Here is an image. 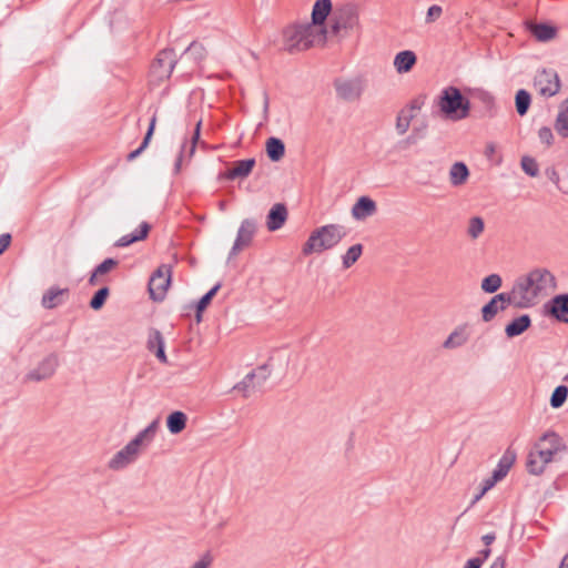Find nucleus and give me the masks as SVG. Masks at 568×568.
Segmentation results:
<instances>
[{
    "label": "nucleus",
    "mask_w": 568,
    "mask_h": 568,
    "mask_svg": "<svg viewBox=\"0 0 568 568\" xmlns=\"http://www.w3.org/2000/svg\"><path fill=\"white\" fill-rule=\"evenodd\" d=\"M327 38L326 27H315L305 23H294L283 31L284 50L288 53H296L310 48L324 44Z\"/></svg>",
    "instance_id": "obj_1"
},
{
    "label": "nucleus",
    "mask_w": 568,
    "mask_h": 568,
    "mask_svg": "<svg viewBox=\"0 0 568 568\" xmlns=\"http://www.w3.org/2000/svg\"><path fill=\"white\" fill-rule=\"evenodd\" d=\"M347 232L343 225L326 224L315 229L307 241L304 243L302 253L310 255L312 253H322L323 251L335 247Z\"/></svg>",
    "instance_id": "obj_2"
},
{
    "label": "nucleus",
    "mask_w": 568,
    "mask_h": 568,
    "mask_svg": "<svg viewBox=\"0 0 568 568\" xmlns=\"http://www.w3.org/2000/svg\"><path fill=\"white\" fill-rule=\"evenodd\" d=\"M437 105L440 112L450 120H462L468 116L470 102L456 87H447L438 97Z\"/></svg>",
    "instance_id": "obj_3"
},
{
    "label": "nucleus",
    "mask_w": 568,
    "mask_h": 568,
    "mask_svg": "<svg viewBox=\"0 0 568 568\" xmlns=\"http://www.w3.org/2000/svg\"><path fill=\"white\" fill-rule=\"evenodd\" d=\"M510 296L513 295V305L518 308H528L536 304L539 298L538 294L534 290L531 280L525 276L518 277L514 283L510 292H506Z\"/></svg>",
    "instance_id": "obj_4"
},
{
    "label": "nucleus",
    "mask_w": 568,
    "mask_h": 568,
    "mask_svg": "<svg viewBox=\"0 0 568 568\" xmlns=\"http://www.w3.org/2000/svg\"><path fill=\"white\" fill-rule=\"evenodd\" d=\"M172 271L170 265L162 264L152 274L149 281L150 298L154 302L164 300L166 291L171 284Z\"/></svg>",
    "instance_id": "obj_5"
},
{
    "label": "nucleus",
    "mask_w": 568,
    "mask_h": 568,
    "mask_svg": "<svg viewBox=\"0 0 568 568\" xmlns=\"http://www.w3.org/2000/svg\"><path fill=\"white\" fill-rule=\"evenodd\" d=\"M534 450L544 462L550 463L557 453L566 450V445L557 433L546 432L536 443Z\"/></svg>",
    "instance_id": "obj_6"
},
{
    "label": "nucleus",
    "mask_w": 568,
    "mask_h": 568,
    "mask_svg": "<svg viewBox=\"0 0 568 568\" xmlns=\"http://www.w3.org/2000/svg\"><path fill=\"white\" fill-rule=\"evenodd\" d=\"M534 87L545 98L556 95L560 90V79L554 69L538 70L534 78Z\"/></svg>",
    "instance_id": "obj_7"
},
{
    "label": "nucleus",
    "mask_w": 568,
    "mask_h": 568,
    "mask_svg": "<svg viewBox=\"0 0 568 568\" xmlns=\"http://www.w3.org/2000/svg\"><path fill=\"white\" fill-rule=\"evenodd\" d=\"M529 280H531L534 290L538 296H546L549 291L557 288V280L555 275L544 267H537L527 273Z\"/></svg>",
    "instance_id": "obj_8"
},
{
    "label": "nucleus",
    "mask_w": 568,
    "mask_h": 568,
    "mask_svg": "<svg viewBox=\"0 0 568 568\" xmlns=\"http://www.w3.org/2000/svg\"><path fill=\"white\" fill-rule=\"evenodd\" d=\"M542 310L546 316L568 324V293L555 295L544 304Z\"/></svg>",
    "instance_id": "obj_9"
},
{
    "label": "nucleus",
    "mask_w": 568,
    "mask_h": 568,
    "mask_svg": "<svg viewBox=\"0 0 568 568\" xmlns=\"http://www.w3.org/2000/svg\"><path fill=\"white\" fill-rule=\"evenodd\" d=\"M176 54L173 49H164L159 52L156 59L152 63V72L158 79H169L176 64Z\"/></svg>",
    "instance_id": "obj_10"
},
{
    "label": "nucleus",
    "mask_w": 568,
    "mask_h": 568,
    "mask_svg": "<svg viewBox=\"0 0 568 568\" xmlns=\"http://www.w3.org/2000/svg\"><path fill=\"white\" fill-rule=\"evenodd\" d=\"M513 304V295L510 296L506 292L494 295L483 307L481 318L488 323L495 318L498 312L507 310Z\"/></svg>",
    "instance_id": "obj_11"
},
{
    "label": "nucleus",
    "mask_w": 568,
    "mask_h": 568,
    "mask_svg": "<svg viewBox=\"0 0 568 568\" xmlns=\"http://www.w3.org/2000/svg\"><path fill=\"white\" fill-rule=\"evenodd\" d=\"M256 232V222L253 219H245L242 221L234 244L231 248L230 256L236 255L243 247L248 246Z\"/></svg>",
    "instance_id": "obj_12"
},
{
    "label": "nucleus",
    "mask_w": 568,
    "mask_h": 568,
    "mask_svg": "<svg viewBox=\"0 0 568 568\" xmlns=\"http://www.w3.org/2000/svg\"><path fill=\"white\" fill-rule=\"evenodd\" d=\"M58 365V356L53 353L49 354L39 363L36 368L31 369L24 378L26 381L32 382H41L48 379L55 373Z\"/></svg>",
    "instance_id": "obj_13"
},
{
    "label": "nucleus",
    "mask_w": 568,
    "mask_h": 568,
    "mask_svg": "<svg viewBox=\"0 0 568 568\" xmlns=\"http://www.w3.org/2000/svg\"><path fill=\"white\" fill-rule=\"evenodd\" d=\"M334 88L339 99L354 101L362 94V83L357 79H336Z\"/></svg>",
    "instance_id": "obj_14"
},
{
    "label": "nucleus",
    "mask_w": 568,
    "mask_h": 568,
    "mask_svg": "<svg viewBox=\"0 0 568 568\" xmlns=\"http://www.w3.org/2000/svg\"><path fill=\"white\" fill-rule=\"evenodd\" d=\"M376 211V202L369 196L363 195L358 197L355 204L353 205L352 216L357 221H363L368 216L374 215Z\"/></svg>",
    "instance_id": "obj_15"
},
{
    "label": "nucleus",
    "mask_w": 568,
    "mask_h": 568,
    "mask_svg": "<svg viewBox=\"0 0 568 568\" xmlns=\"http://www.w3.org/2000/svg\"><path fill=\"white\" fill-rule=\"evenodd\" d=\"M287 207L284 203L274 204L267 213L266 226L268 231L280 230L287 220Z\"/></svg>",
    "instance_id": "obj_16"
},
{
    "label": "nucleus",
    "mask_w": 568,
    "mask_h": 568,
    "mask_svg": "<svg viewBox=\"0 0 568 568\" xmlns=\"http://www.w3.org/2000/svg\"><path fill=\"white\" fill-rule=\"evenodd\" d=\"M526 29L536 40L547 42L554 39L557 34V28L549 23H538L534 21L526 22Z\"/></svg>",
    "instance_id": "obj_17"
},
{
    "label": "nucleus",
    "mask_w": 568,
    "mask_h": 568,
    "mask_svg": "<svg viewBox=\"0 0 568 568\" xmlns=\"http://www.w3.org/2000/svg\"><path fill=\"white\" fill-rule=\"evenodd\" d=\"M68 295L69 288L51 286L42 295L41 305L47 310L55 308L65 302V297H68Z\"/></svg>",
    "instance_id": "obj_18"
},
{
    "label": "nucleus",
    "mask_w": 568,
    "mask_h": 568,
    "mask_svg": "<svg viewBox=\"0 0 568 568\" xmlns=\"http://www.w3.org/2000/svg\"><path fill=\"white\" fill-rule=\"evenodd\" d=\"M138 454L134 449L130 448L125 445L121 450H119L108 463V467L112 470H120L125 468L128 465L135 462L138 458Z\"/></svg>",
    "instance_id": "obj_19"
},
{
    "label": "nucleus",
    "mask_w": 568,
    "mask_h": 568,
    "mask_svg": "<svg viewBox=\"0 0 568 568\" xmlns=\"http://www.w3.org/2000/svg\"><path fill=\"white\" fill-rule=\"evenodd\" d=\"M331 0H316L312 9V21L308 22L315 27H325V21L332 11Z\"/></svg>",
    "instance_id": "obj_20"
},
{
    "label": "nucleus",
    "mask_w": 568,
    "mask_h": 568,
    "mask_svg": "<svg viewBox=\"0 0 568 568\" xmlns=\"http://www.w3.org/2000/svg\"><path fill=\"white\" fill-rule=\"evenodd\" d=\"M151 230V224L148 222H142L139 227H136L133 232L121 236L114 245L116 247H126L135 242L143 241L148 237L149 232Z\"/></svg>",
    "instance_id": "obj_21"
},
{
    "label": "nucleus",
    "mask_w": 568,
    "mask_h": 568,
    "mask_svg": "<svg viewBox=\"0 0 568 568\" xmlns=\"http://www.w3.org/2000/svg\"><path fill=\"white\" fill-rule=\"evenodd\" d=\"M255 159L250 158L245 160H240L234 162V166L227 170L222 176L227 180H235L237 178H246L251 174L254 165Z\"/></svg>",
    "instance_id": "obj_22"
},
{
    "label": "nucleus",
    "mask_w": 568,
    "mask_h": 568,
    "mask_svg": "<svg viewBox=\"0 0 568 568\" xmlns=\"http://www.w3.org/2000/svg\"><path fill=\"white\" fill-rule=\"evenodd\" d=\"M221 286L222 284L220 282L216 283L197 302L191 303L190 305L185 306V310H195V318L197 323L202 321V313L211 304L213 297L216 295Z\"/></svg>",
    "instance_id": "obj_23"
},
{
    "label": "nucleus",
    "mask_w": 568,
    "mask_h": 568,
    "mask_svg": "<svg viewBox=\"0 0 568 568\" xmlns=\"http://www.w3.org/2000/svg\"><path fill=\"white\" fill-rule=\"evenodd\" d=\"M531 326V317L523 314L505 326V334L508 338H514L525 333Z\"/></svg>",
    "instance_id": "obj_24"
},
{
    "label": "nucleus",
    "mask_w": 568,
    "mask_h": 568,
    "mask_svg": "<svg viewBox=\"0 0 568 568\" xmlns=\"http://www.w3.org/2000/svg\"><path fill=\"white\" fill-rule=\"evenodd\" d=\"M417 61L416 54L410 50L398 52L394 59V67L398 73L409 72Z\"/></svg>",
    "instance_id": "obj_25"
},
{
    "label": "nucleus",
    "mask_w": 568,
    "mask_h": 568,
    "mask_svg": "<svg viewBox=\"0 0 568 568\" xmlns=\"http://www.w3.org/2000/svg\"><path fill=\"white\" fill-rule=\"evenodd\" d=\"M516 460V453L511 448H507L497 463L493 475L499 480L505 478Z\"/></svg>",
    "instance_id": "obj_26"
},
{
    "label": "nucleus",
    "mask_w": 568,
    "mask_h": 568,
    "mask_svg": "<svg viewBox=\"0 0 568 568\" xmlns=\"http://www.w3.org/2000/svg\"><path fill=\"white\" fill-rule=\"evenodd\" d=\"M265 150L272 162H278L285 154V144L280 138L271 136L266 140Z\"/></svg>",
    "instance_id": "obj_27"
},
{
    "label": "nucleus",
    "mask_w": 568,
    "mask_h": 568,
    "mask_svg": "<svg viewBox=\"0 0 568 568\" xmlns=\"http://www.w3.org/2000/svg\"><path fill=\"white\" fill-rule=\"evenodd\" d=\"M468 341L466 326L456 327L444 342L443 346L448 349H454L463 346Z\"/></svg>",
    "instance_id": "obj_28"
},
{
    "label": "nucleus",
    "mask_w": 568,
    "mask_h": 568,
    "mask_svg": "<svg viewBox=\"0 0 568 568\" xmlns=\"http://www.w3.org/2000/svg\"><path fill=\"white\" fill-rule=\"evenodd\" d=\"M187 417L185 413L175 410L166 418V427L173 435L180 434L186 426Z\"/></svg>",
    "instance_id": "obj_29"
},
{
    "label": "nucleus",
    "mask_w": 568,
    "mask_h": 568,
    "mask_svg": "<svg viewBox=\"0 0 568 568\" xmlns=\"http://www.w3.org/2000/svg\"><path fill=\"white\" fill-rule=\"evenodd\" d=\"M206 57V49L197 41H192L189 47L183 51L181 58L190 59L195 64L203 61Z\"/></svg>",
    "instance_id": "obj_30"
},
{
    "label": "nucleus",
    "mask_w": 568,
    "mask_h": 568,
    "mask_svg": "<svg viewBox=\"0 0 568 568\" xmlns=\"http://www.w3.org/2000/svg\"><path fill=\"white\" fill-rule=\"evenodd\" d=\"M469 176V170L464 162H456L449 171L450 183L455 186L463 184Z\"/></svg>",
    "instance_id": "obj_31"
},
{
    "label": "nucleus",
    "mask_w": 568,
    "mask_h": 568,
    "mask_svg": "<svg viewBox=\"0 0 568 568\" xmlns=\"http://www.w3.org/2000/svg\"><path fill=\"white\" fill-rule=\"evenodd\" d=\"M354 24L355 18L352 14L334 18L329 24V29H327V34L337 36L341 30L352 29Z\"/></svg>",
    "instance_id": "obj_32"
},
{
    "label": "nucleus",
    "mask_w": 568,
    "mask_h": 568,
    "mask_svg": "<svg viewBox=\"0 0 568 568\" xmlns=\"http://www.w3.org/2000/svg\"><path fill=\"white\" fill-rule=\"evenodd\" d=\"M155 123H156V115L154 114L150 120L149 128L146 130V133H145L140 146L128 154L126 160L129 162L135 160L148 148V145L153 136V133H154Z\"/></svg>",
    "instance_id": "obj_33"
},
{
    "label": "nucleus",
    "mask_w": 568,
    "mask_h": 568,
    "mask_svg": "<svg viewBox=\"0 0 568 568\" xmlns=\"http://www.w3.org/2000/svg\"><path fill=\"white\" fill-rule=\"evenodd\" d=\"M531 104V94L525 90L519 89L515 94V106L516 111L520 116L527 114Z\"/></svg>",
    "instance_id": "obj_34"
},
{
    "label": "nucleus",
    "mask_w": 568,
    "mask_h": 568,
    "mask_svg": "<svg viewBox=\"0 0 568 568\" xmlns=\"http://www.w3.org/2000/svg\"><path fill=\"white\" fill-rule=\"evenodd\" d=\"M549 464L548 462H544V459L539 458L536 450H531L528 454L526 467L529 474L531 475H540L545 470V466Z\"/></svg>",
    "instance_id": "obj_35"
},
{
    "label": "nucleus",
    "mask_w": 568,
    "mask_h": 568,
    "mask_svg": "<svg viewBox=\"0 0 568 568\" xmlns=\"http://www.w3.org/2000/svg\"><path fill=\"white\" fill-rule=\"evenodd\" d=\"M503 285V280L499 274L493 273L483 278L480 288L487 294L496 293Z\"/></svg>",
    "instance_id": "obj_36"
},
{
    "label": "nucleus",
    "mask_w": 568,
    "mask_h": 568,
    "mask_svg": "<svg viewBox=\"0 0 568 568\" xmlns=\"http://www.w3.org/2000/svg\"><path fill=\"white\" fill-rule=\"evenodd\" d=\"M555 129L562 138H568V105L560 106L555 121Z\"/></svg>",
    "instance_id": "obj_37"
},
{
    "label": "nucleus",
    "mask_w": 568,
    "mask_h": 568,
    "mask_svg": "<svg viewBox=\"0 0 568 568\" xmlns=\"http://www.w3.org/2000/svg\"><path fill=\"white\" fill-rule=\"evenodd\" d=\"M363 253L362 244L352 245L346 253L342 256L343 267L349 268L353 264L357 262Z\"/></svg>",
    "instance_id": "obj_38"
},
{
    "label": "nucleus",
    "mask_w": 568,
    "mask_h": 568,
    "mask_svg": "<svg viewBox=\"0 0 568 568\" xmlns=\"http://www.w3.org/2000/svg\"><path fill=\"white\" fill-rule=\"evenodd\" d=\"M567 397H568V386L559 385L554 389V392L550 396L549 404L555 409L560 408L566 403Z\"/></svg>",
    "instance_id": "obj_39"
},
{
    "label": "nucleus",
    "mask_w": 568,
    "mask_h": 568,
    "mask_svg": "<svg viewBox=\"0 0 568 568\" xmlns=\"http://www.w3.org/2000/svg\"><path fill=\"white\" fill-rule=\"evenodd\" d=\"M110 295V288L108 286H103L99 288L92 296L89 305L92 310L99 311L105 304L108 297Z\"/></svg>",
    "instance_id": "obj_40"
},
{
    "label": "nucleus",
    "mask_w": 568,
    "mask_h": 568,
    "mask_svg": "<svg viewBox=\"0 0 568 568\" xmlns=\"http://www.w3.org/2000/svg\"><path fill=\"white\" fill-rule=\"evenodd\" d=\"M255 377V371L247 373L241 382L234 385L233 389L242 392L244 397H248L251 389L254 388L253 381Z\"/></svg>",
    "instance_id": "obj_41"
},
{
    "label": "nucleus",
    "mask_w": 568,
    "mask_h": 568,
    "mask_svg": "<svg viewBox=\"0 0 568 568\" xmlns=\"http://www.w3.org/2000/svg\"><path fill=\"white\" fill-rule=\"evenodd\" d=\"M485 222L480 216H473L469 220L467 234L471 240H476L484 232Z\"/></svg>",
    "instance_id": "obj_42"
},
{
    "label": "nucleus",
    "mask_w": 568,
    "mask_h": 568,
    "mask_svg": "<svg viewBox=\"0 0 568 568\" xmlns=\"http://www.w3.org/2000/svg\"><path fill=\"white\" fill-rule=\"evenodd\" d=\"M165 346L162 333L156 328H150L146 347L150 352L158 349V347Z\"/></svg>",
    "instance_id": "obj_43"
},
{
    "label": "nucleus",
    "mask_w": 568,
    "mask_h": 568,
    "mask_svg": "<svg viewBox=\"0 0 568 568\" xmlns=\"http://www.w3.org/2000/svg\"><path fill=\"white\" fill-rule=\"evenodd\" d=\"M520 165H521L523 171L531 178H535L539 174L538 163L531 156H528V155L523 156L521 161H520Z\"/></svg>",
    "instance_id": "obj_44"
},
{
    "label": "nucleus",
    "mask_w": 568,
    "mask_h": 568,
    "mask_svg": "<svg viewBox=\"0 0 568 568\" xmlns=\"http://www.w3.org/2000/svg\"><path fill=\"white\" fill-rule=\"evenodd\" d=\"M414 118L413 113H407L405 110H402L397 115L396 120V130L398 134H405L410 125V121Z\"/></svg>",
    "instance_id": "obj_45"
},
{
    "label": "nucleus",
    "mask_w": 568,
    "mask_h": 568,
    "mask_svg": "<svg viewBox=\"0 0 568 568\" xmlns=\"http://www.w3.org/2000/svg\"><path fill=\"white\" fill-rule=\"evenodd\" d=\"M477 97H478L479 101L484 104V106L486 108L487 112L489 113V116H494L495 115V112H494L495 98L493 97V94H490L487 91H479Z\"/></svg>",
    "instance_id": "obj_46"
},
{
    "label": "nucleus",
    "mask_w": 568,
    "mask_h": 568,
    "mask_svg": "<svg viewBox=\"0 0 568 568\" xmlns=\"http://www.w3.org/2000/svg\"><path fill=\"white\" fill-rule=\"evenodd\" d=\"M119 264V261L112 257H108L104 261H102L99 265L95 266V274L103 275L108 272H110L112 268H114Z\"/></svg>",
    "instance_id": "obj_47"
},
{
    "label": "nucleus",
    "mask_w": 568,
    "mask_h": 568,
    "mask_svg": "<svg viewBox=\"0 0 568 568\" xmlns=\"http://www.w3.org/2000/svg\"><path fill=\"white\" fill-rule=\"evenodd\" d=\"M256 379H257V385H262L271 375V366L265 363L263 365H260L256 369Z\"/></svg>",
    "instance_id": "obj_48"
},
{
    "label": "nucleus",
    "mask_w": 568,
    "mask_h": 568,
    "mask_svg": "<svg viewBox=\"0 0 568 568\" xmlns=\"http://www.w3.org/2000/svg\"><path fill=\"white\" fill-rule=\"evenodd\" d=\"M538 138L540 142L545 143L547 146L554 143V134L549 126H541L538 130Z\"/></svg>",
    "instance_id": "obj_49"
},
{
    "label": "nucleus",
    "mask_w": 568,
    "mask_h": 568,
    "mask_svg": "<svg viewBox=\"0 0 568 568\" xmlns=\"http://www.w3.org/2000/svg\"><path fill=\"white\" fill-rule=\"evenodd\" d=\"M126 445L130 448L134 449V452L139 455L140 447L148 446L149 444H146V438L143 436V434H141L139 432L136 434V436L132 440H130Z\"/></svg>",
    "instance_id": "obj_50"
},
{
    "label": "nucleus",
    "mask_w": 568,
    "mask_h": 568,
    "mask_svg": "<svg viewBox=\"0 0 568 568\" xmlns=\"http://www.w3.org/2000/svg\"><path fill=\"white\" fill-rule=\"evenodd\" d=\"M443 13V9L440 6L433 4L428 8L426 14V23H432L436 21Z\"/></svg>",
    "instance_id": "obj_51"
},
{
    "label": "nucleus",
    "mask_w": 568,
    "mask_h": 568,
    "mask_svg": "<svg viewBox=\"0 0 568 568\" xmlns=\"http://www.w3.org/2000/svg\"><path fill=\"white\" fill-rule=\"evenodd\" d=\"M159 420H153L148 427L142 429L140 433L146 438V444H150L153 440L155 432L158 429Z\"/></svg>",
    "instance_id": "obj_52"
},
{
    "label": "nucleus",
    "mask_w": 568,
    "mask_h": 568,
    "mask_svg": "<svg viewBox=\"0 0 568 568\" xmlns=\"http://www.w3.org/2000/svg\"><path fill=\"white\" fill-rule=\"evenodd\" d=\"M212 556L210 552H205L196 562H194L190 568H209L212 564Z\"/></svg>",
    "instance_id": "obj_53"
},
{
    "label": "nucleus",
    "mask_w": 568,
    "mask_h": 568,
    "mask_svg": "<svg viewBox=\"0 0 568 568\" xmlns=\"http://www.w3.org/2000/svg\"><path fill=\"white\" fill-rule=\"evenodd\" d=\"M201 124H202V120H199L196 125H195V130H194V133L192 135V145L190 148V152H189V155L190 158L194 154L195 152V146H196V143L200 139V134H201Z\"/></svg>",
    "instance_id": "obj_54"
},
{
    "label": "nucleus",
    "mask_w": 568,
    "mask_h": 568,
    "mask_svg": "<svg viewBox=\"0 0 568 568\" xmlns=\"http://www.w3.org/2000/svg\"><path fill=\"white\" fill-rule=\"evenodd\" d=\"M498 481H499V479H498V478H496V476H494V475L491 474V476H490V477H488V478H486V479H484V480H483V483H481V489H483L484 491H486V493H487V491H488L489 489H491V488H493V487H494Z\"/></svg>",
    "instance_id": "obj_55"
},
{
    "label": "nucleus",
    "mask_w": 568,
    "mask_h": 568,
    "mask_svg": "<svg viewBox=\"0 0 568 568\" xmlns=\"http://www.w3.org/2000/svg\"><path fill=\"white\" fill-rule=\"evenodd\" d=\"M11 240L12 237L10 233H3L0 235V255L9 247Z\"/></svg>",
    "instance_id": "obj_56"
},
{
    "label": "nucleus",
    "mask_w": 568,
    "mask_h": 568,
    "mask_svg": "<svg viewBox=\"0 0 568 568\" xmlns=\"http://www.w3.org/2000/svg\"><path fill=\"white\" fill-rule=\"evenodd\" d=\"M425 103V97L424 95H419L417 98H415L410 103H409V110L410 111H418L422 109V106L424 105Z\"/></svg>",
    "instance_id": "obj_57"
},
{
    "label": "nucleus",
    "mask_w": 568,
    "mask_h": 568,
    "mask_svg": "<svg viewBox=\"0 0 568 568\" xmlns=\"http://www.w3.org/2000/svg\"><path fill=\"white\" fill-rule=\"evenodd\" d=\"M152 353H154L155 357L163 364L168 363V356L165 354V346L158 347V349H154Z\"/></svg>",
    "instance_id": "obj_58"
},
{
    "label": "nucleus",
    "mask_w": 568,
    "mask_h": 568,
    "mask_svg": "<svg viewBox=\"0 0 568 568\" xmlns=\"http://www.w3.org/2000/svg\"><path fill=\"white\" fill-rule=\"evenodd\" d=\"M546 174L549 178V180L552 181L555 184L559 183V181H560L559 174L554 168L547 169Z\"/></svg>",
    "instance_id": "obj_59"
},
{
    "label": "nucleus",
    "mask_w": 568,
    "mask_h": 568,
    "mask_svg": "<svg viewBox=\"0 0 568 568\" xmlns=\"http://www.w3.org/2000/svg\"><path fill=\"white\" fill-rule=\"evenodd\" d=\"M483 559H477L476 557L467 560L464 568H481Z\"/></svg>",
    "instance_id": "obj_60"
},
{
    "label": "nucleus",
    "mask_w": 568,
    "mask_h": 568,
    "mask_svg": "<svg viewBox=\"0 0 568 568\" xmlns=\"http://www.w3.org/2000/svg\"><path fill=\"white\" fill-rule=\"evenodd\" d=\"M496 540V532H488L481 537V541L489 547Z\"/></svg>",
    "instance_id": "obj_61"
},
{
    "label": "nucleus",
    "mask_w": 568,
    "mask_h": 568,
    "mask_svg": "<svg viewBox=\"0 0 568 568\" xmlns=\"http://www.w3.org/2000/svg\"><path fill=\"white\" fill-rule=\"evenodd\" d=\"M506 566V559L504 556H498L495 558V560L491 562L489 568H505Z\"/></svg>",
    "instance_id": "obj_62"
},
{
    "label": "nucleus",
    "mask_w": 568,
    "mask_h": 568,
    "mask_svg": "<svg viewBox=\"0 0 568 568\" xmlns=\"http://www.w3.org/2000/svg\"><path fill=\"white\" fill-rule=\"evenodd\" d=\"M268 108H270L268 93L266 91H264L263 92V113H264L265 119L267 118V114H268Z\"/></svg>",
    "instance_id": "obj_63"
},
{
    "label": "nucleus",
    "mask_w": 568,
    "mask_h": 568,
    "mask_svg": "<svg viewBox=\"0 0 568 568\" xmlns=\"http://www.w3.org/2000/svg\"><path fill=\"white\" fill-rule=\"evenodd\" d=\"M184 144L181 148V151L179 153V156L176 158V161L174 163V172L179 173L181 170L182 159H183V151H184Z\"/></svg>",
    "instance_id": "obj_64"
}]
</instances>
